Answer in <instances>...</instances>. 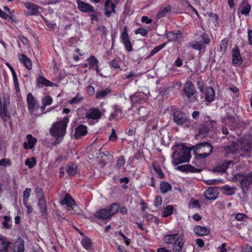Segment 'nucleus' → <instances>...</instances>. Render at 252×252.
Here are the masks:
<instances>
[{"label":"nucleus","instance_id":"nucleus-46","mask_svg":"<svg viewBox=\"0 0 252 252\" xmlns=\"http://www.w3.org/2000/svg\"><path fill=\"white\" fill-rule=\"evenodd\" d=\"M228 39L226 38H225L221 41V42L220 44V50L223 53L225 52L227 49V45H228Z\"/></svg>","mask_w":252,"mask_h":252},{"label":"nucleus","instance_id":"nucleus-31","mask_svg":"<svg viewBox=\"0 0 252 252\" xmlns=\"http://www.w3.org/2000/svg\"><path fill=\"white\" fill-rule=\"evenodd\" d=\"M195 39L196 40V41L195 43H194L191 45V46L198 50H200L204 48V44H203L202 42V40L200 39L199 37H198V35L197 37H195Z\"/></svg>","mask_w":252,"mask_h":252},{"label":"nucleus","instance_id":"nucleus-8","mask_svg":"<svg viewBox=\"0 0 252 252\" xmlns=\"http://www.w3.org/2000/svg\"><path fill=\"white\" fill-rule=\"evenodd\" d=\"M215 124V122L213 121H208L207 122V126L203 125L201 126L199 128L198 133L195 135L196 139L199 140L200 138L204 137L210 128L213 127Z\"/></svg>","mask_w":252,"mask_h":252},{"label":"nucleus","instance_id":"nucleus-54","mask_svg":"<svg viewBox=\"0 0 252 252\" xmlns=\"http://www.w3.org/2000/svg\"><path fill=\"white\" fill-rule=\"evenodd\" d=\"M111 134L109 136V140L110 141H114L117 138V136L114 129H112Z\"/></svg>","mask_w":252,"mask_h":252},{"label":"nucleus","instance_id":"nucleus-13","mask_svg":"<svg viewBox=\"0 0 252 252\" xmlns=\"http://www.w3.org/2000/svg\"><path fill=\"white\" fill-rule=\"evenodd\" d=\"M79 9L83 12L93 13L94 12V8L90 4L81 0L77 1Z\"/></svg>","mask_w":252,"mask_h":252},{"label":"nucleus","instance_id":"nucleus-15","mask_svg":"<svg viewBox=\"0 0 252 252\" xmlns=\"http://www.w3.org/2000/svg\"><path fill=\"white\" fill-rule=\"evenodd\" d=\"M147 98V95L142 92L137 93L130 96L131 101L134 103H141L142 102L146 100Z\"/></svg>","mask_w":252,"mask_h":252},{"label":"nucleus","instance_id":"nucleus-57","mask_svg":"<svg viewBox=\"0 0 252 252\" xmlns=\"http://www.w3.org/2000/svg\"><path fill=\"white\" fill-rule=\"evenodd\" d=\"M245 218H247V216L242 213H238L235 216V219L238 221L243 220Z\"/></svg>","mask_w":252,"mask_h":252},{"label":"nucleus","instance_id":"nucleus-30","mask_svg":"<svg viewBox=\"0 0 252 252\" xmlns=\"http://www.w3.org/2000/svg\"><path fill=\"white\" fill-rule=\"evenodd\" d=\"M236 187H231L228 185H225L222 188V190L224 193L227 195L234 194L236 192Z\"/></svg>","mask_w":252,"mask_h":252},{"label":"nucleus","instance_id":"nucleus-53","mask_svg":"<svg viewBox=\"0 0 252 252\" xmlns=\"http://www.w3.org/2000/svg\"><path fill=\"white\" fill-rule=\"evenodd\" d=\"M135 33L136 34H140L143 36H145L147 34V32L144 29L139 28V29H137V30H136Z\"/></svg>","mask_w":252,"mask_h":252},{"label":"nucleus","instance_id":"nucleus-27","mask_svg":"<svg viewBox=\"0 0 252 252\" xmlns=\"http://www.w3.org/2000/svg\"><path fill=\"white\" fill-rule=\"evenodd\" d=\"M81 244L83 247L88 251H91L93 250L92 241L90 238L87 237H83Z\"/></svg>","mask_w":252,"mask_h":252},{"label":"nucleus","instance_id":"nucleus-55","mask_svg":"<svg viewBox=\"0 0 252 252\" xmlns=\"http://www.w3.org/2000/svg\"><path fill=\"white\" fill-rule=\"evenodd\" d=\"M31 192V189L29 188H27L23 192V198L28 199L30 195Z\"/></svg>","mask_w":252,"mask_h":252},{"label":"nucleus","instance_id":"nucleus-62","mask_svg":"<svg viewBox=\"0 0 252 252\" xmlns=\"http://www.w3.org/2000/svg\"><path fill=\"white\" fill-rule=\"evenodd\" d=\"M87 92L90 95H92L94 94V88L92 86H89L87 87Z\"/></svg>","mask_w":252,"mask_h":252},{"label":"nucleus","instance_id":"nucleus-24","mask_svg":"<svg viewBox=\"0 0 252 252\" xmlns=\"http://www.w3.org/2000/svg\"><path fill=\"white\" fill-rule=\"evenodd\" d=\"M61 203L62 205H66L67 207H72V206L75 204L74 200L68 193L65 194L64 199Z\"/></svg>","mask_w":252,"mask_h":252},{"label":"nucleus","instance_id":"nucleus-21","mask_svg":"<svg viewBox=\"0 0 252 252\" xmlns=\"http://www.w3.org/2000/svg\"><path fill=\"white\" fill-rule=\"evenodd\" d=\"M177 169L184 172L190 171L191 172H200L201 171V169H196L189 164L178 166Z\"/></svg>","mask_w":252,"mask_h":252},{"label":"nucleus","instance_id":"nucleus-52","mask_svg":"<svg viewBox=\"0 0 252 252\" xmlns=\"http://www.w3.org/2000/svg\"><path fill=\"white\" fill-rule=\"evenodd\" d=\"M10 244V242L7 241V240L1 242V246L3 248L2 249L4 250L5 252H8V248Z\"/></svg>","mask_w":252,"mask_h":252},{"label":"nucleus","instance_id":"nucleus-20","mask_svg":"<svg viewBox=\"0 0 252 252\" xmlns=\"http://www.w3.org/2000/svg\"><path fill=\"white\" fill-rule=\"evenodd\" d=\"M251 9V5L247 2L243 1L239 8L238 11L243 15H248Z\"/></svg>","mask_w":252,"mask_h":252},{"label":"nucleus","instance_id":"nucleus-37","mask_svg":"<svg viewBox=\"0 0 252 252\" xmlns=\"http://www.w3.org/2000/svg\"><path fill=\"white\" fill-rule=\"evenodd\" d=\"M114 112L112 113L110 116V120L116 117H121L122 111L116 105L114 107Z\"/></svg>","mask_w":252,"mask_h":252},{"label":"nucleus","instance_id":"nucleus-42","mask_svg":"<svg viewBox=\"0 0 252 252\" xmlns=\"http://www.w3.org/2000/svg\"><path fill=\"white\" fill-rule=\"evenodd\" d=\"M38 205L40 207L41 211L42 213H44L46 210V202L44 200V198L38 199Z\"/></svg>","mask_w":252,"mask_h":252},{"label":"nucleus","instance_id":"nucleus-10","mask_svg":"<svg viewBox=\"0 0 252 252\" xmlns=\"http://www.w3.org/2000/svg\"><path fill=\"white\" fill-rule=\"evenodd\" d=\"M183 91L189 99H191L195 93L194 86L190 81H187L184 85Z\"/></svg>","mask_w":252,"mask_h":252},{"label":"nucleus","instance_id":"nucleus-34","mask_svg":"<svg viewBox=\"0 0 252 252\" xmlns=\"http://www.w3.org/2000/svg\"><path fill=\"white\" fill-rule=\"evenodd\" d=\"M0 116L4 121H7L10 116V113L7 111L6 108H2V105L0 106Z\"/></svg>","mask_w":252,"mask_h":252},{"label":"nucleus","instance_id":"nucleus-40","mask_svg":"<svg viewBox=\"0 0 252 252\" xmlns=\"http://www.w3.org/2000/svg\"><path fill=\"white\" fill-rule=\"evenodd\" d=\"M110 92V90L109 89H106L104 90L97 91L96 94V98H100L104 97L105 96L107 95Z\"/></svg>","mask_w":252,"mask_h":252},{"label":"nucleus","instance_id":"nucleus-29","mask_svg":"<svg viewBox=\"0 0 252 252\" xmlns=\"http://www.w3.org/2000/svg\"><path fill=\"white\" fill-rule=\"evenodd\" d=\"M19 59L21 61V62H22L24 64L25 66L28 69H32V62L29 58H28V57L26 55L23 54H21Z\"/></svg>","mask_w":252,"mask_h":252},{"label":"nucleus","instance_id":"nucleus-33","mask_svg":"<svg viewBox=\"0 0 252 252\" xmlns=\"http://www.w3.org/2000/svg\"><path fill=\"white\" fill-rule=\"evenodd\" d=\"M171 186L166 182H162L160 185V190L163 193H166L171 189Z\"/></svg>","mask_w":252,"mask_h":252},{"label":"nucleus","instance_id":"nucleus-16","mask_svg":"<svg viewBox=\"0 0 252 252\" xmlns=\"http://www.w3.org/2000/svg\"><path fill=\"white\" fill-rule=\"evenodd\" d=\"M25 243L22 238H19L15 242L13 248V252H24Z\"/></svg>","mask_w":252,"mask_h":252},{"label":"nucleus","instance_id":"nucleus-39","mask_svg":"<svg viewBox=\"0 0 252 252\" xmlns=\"http://www.w3.org/2000/svg\"><path fill=\"white\" fill-rule=\"evenodd\" d=\"M121 38L123 43L130 41L126 27H124Z\"/></svg>","mask_w":252,"mask_h":252},{"label":"nucleus","instance_id":"nucleus-35","mask_svg":"<svg viewBox=\"0 0 252 252\" xmlns=\"http://www.w3.org/2000/svg\"><path fill=\"white\" fill-rule=\"evenodd\" d=\"M199 37L200 39L202 40L203 44H208L210 42V39L208 37V35L204 32H200L195 34V37Z\"/></svg>","mask_w":252,"mask_h":252},{"label":"nucleus","instance_id":"nucleus-50","mask_svg":"<svg viewBox=\"0 0 252 252\" xmlns=\"http://www.w3.org/2000/svg\"><path fill=\"white\" fill-rule=\"evenodd\" d=\"M83 99V97L79 96V95H76L75 97L72 98L70 101V104H77L81 100Z\"/></svg>","mask_w":252,"mask_h":252},{"label":"nucleus","instance_id":"nucleus-2","mask_svg":"<svg viewBox=\"0 0 252 252\" xmlns=\"http://www.w3.org/2000/svg\"><path fill=\"white\" fill-rule=\"evenodd\" d=\"M174 152L172 158L175 165L183 162H187L190 158V150L182 144H177L172 148Z\"/></svg>","mask_w":252,"mask_h":252},{"label":"nucleus","instance_id":"nucleus-63","mask_svg":"<svg viewBox=\"0 0 252 252\" xmlns=\"http://www.w3.org/2000/svg\"><path fill=\"white\" fill-rule=\"evenodd\" d=\"M119 234L121 235L124 241H125L126 245H128L130 243V239H128L127 237H126L122 232H120Z\"/></svg>","mask_w":252,"mask_h":252},{"label":"nucleus","instance_id":"nucleus-11","mask_svg":"<svg viewBox=\"0 0 252 252\" xmlns=\"http://www.w3.org/2000/svg\"><path fill=\"white\" fill-rule=\"evenodd\" d=\"M232 63L235 66H239L242 62V58L238 47H234L232 52Z\"/></svg>","mask_w":252,"mask_h":252},{"label":"nucleus","instance_id":"nucleus-9","mask_svg":"<svg viewBox=\"0 0 252 252\" xmlns=\"http://www.w3.org/2000/svg\"><path fill=\"white\" fill-rule=\"evenodd\" d=\"M240 180V187L243 190L247 189L249 186L252 184L248 175L243 177L241 174H237L233 177V180Z\"/></svg>","mask_w":252,"mask_h":252},{"label":"nucleus","instance_id":"nucleus-51","mask_svg":"<svg viewBox=\"0 0 252 252\" xmlns=\"http://www.w3.org/2000/svg\"><path fill=\"white\" fill-rule=\"evenodd\" d=\"M125 162V161L124 157L121 156L119 158V159L117 160L116 166L118 168H120L124 165Z\"/></svg>","mask_w":252,"mask_h":252},{"label":"nucleus","instance_id":"nucleus-28","mask_svg":"<svg viewBox=\"0 0 252 252\" xmlns=\"http://www.w3.org/2000/svg\"><path fill=\"white\" fill-rule=\"evenodd\" d=\"M171 7L169 5L161 7L157 15V18L160 19L165 16L168 12L171 11Z\"/></svg>","mask_w":252,"mask_h":252},{"label":"nucleus","instance_id":"nucleus-22","mask_svg":"<svg viewBox=\"0 0 252 252\" xmlns=\"http://www.w3.org/2000/svg\"><path fill=\"white\" fill-rule=\"evenodd\" d=\"M28 108L31 112H33L36 107V102L33 98V96L31 94H29L27 95V97Z\"/></svg>","mask_w":252,"mask_h":252},{"label":"nucleus","instance_id":"nucleus-41","mask_svg":"<svg viewBox=\"0 0 252 252\" xmlns=\"http://www.w3.org/2000/svg\"><path fill=\"white\" fill-rule=\"evenodd\" d=\"M38 83L41 84L46 86H51L53 83L42 76H39L37 79Z\"/></svg>","mask_w":252,"mask_h":252},{"label":"nucleus","instance_id":"nucleus-48","mask_svg":"<svg viewBox=\"0 0 252 252\" xmlns=\"http://www.w3.org/2000/svg\"><path fill=\"white\" fill-rule=\"evenodd\" d=\"M52 100L50 96H46L42 99V103L44 105H49L52 103Z\"/></svg>","mask_w":252,"mask_h":252},{"label":"nucleus","instance_id":"nucleus-59","mask_svg":"<svg viewBox=\"0 0 252 252\" xmlns=\"http://www.w3.org/2000/svg\"><path fill=\"white\" fill-rule=\"evenodd\" d=\"M111 66L114 68H119L120 67L118 63L117 62L116 60H113L110 62Z\"/></svg>","mask_w":252,"mask_h":252},{"label":"nucleus","instance_id":"nucleus-36","mask_svg":"<svg viewBox=\"0 0 252 252\" xmlns=\"http://www.w3.org/2000/svg\"><path fill=\"white\" fill-rule=\"evenodd\" d=\"M87 61L91 69H94L96 65H98V61L94 56H91L87 60Z\"/></svg>","mask_w":252,"mask_h":252},{"label":"nucleus","instance_id":"nucleus-12","mask_svg":"<svg viewBox=\"0 0 252 252\" xmlns=\"http://www.w3.org/2000/svg\"><path fill=\"white\" fill-rule=\"evenodd\" d=\"M85 117L89 119L97 120L100 118L101 114L98 108H91L86 113Z\"/></svg>","mask_w":252,"mask_h":252},{"label":"nucleus","instance_id":"nucleus-44","mask_svg":"<svg viewBox=\"0 0 252 252\" xmlns=\"http://www.w3.org/2000/svg\"><path fill=\"white\" fill-rule=\"evenodd\" d=\"M36 160L34 157L27 158L25 161V164L30 168H32L35 164Z\"/></svg>","mask_w":252,"mask_h":252},{"label":"nucleus","instance_id":"nucleus-61","mask_svg":"<svg viewBox=\"0 0 252 252\" xmlns=\"http://www.w3.org/2000/svg\"><path fill=\"white\" fill-rule=\"evenodd\" d=\"M0 17L6 20L10 18V16L8 14L4 12L1 9L0 10Z\"/></svg>","mask_w":252,"mask_h":252},{"label":"nucleus","instance_id":"nucleus-23","mask_svg":"<svg viewBox=\"0 0 252 252\" xmlns=\"http://www.w3.org/2000/svg\"><path fill=\"white\" fill-rule=\"evenodd\" d=\"M87 133V127L84 125L79 126L75 130V136L77 139L84 135Z\"/></svg>","mask_w":252,"mask_h":252},{"label":"nucleus","instance_id":"nucleus-25","mask_svg":"<svg viewBox=\"0 0 252 252\" xmlns=\"http://www.w3.org/2000/svg\"><path fill=\"white\" fill-rule=\"evenodd\" d=\"M215 92L211 87L206 88L205 91V99L208 102H212L214 100Z\"/></svg>","mask_w":252,"mask_h":252},{"label":"nucleus","instance_id":"nucleus-45","mask_svg":"<svg viewBox=\"0 0 252 252\" xmlns=\"http://www.w3.org/2000/svg\"><path fill=\"white\" fill-rule=\"evenodd\" d=\"M173 206L172 205H168L164 209L163 216L165 218L171 215L173 213Z\"/></svg>","mask_w":252,"mask_h":252},{"label":"nucleus","instance_id":"nucleus-3","mask_svg":"<svg viewBox=\"0 0 252 252\" xmlns=\"http://www.w3.org/2000/svg\"><path fill=\"white\" fill-rule=\"evenodd\" d=\"M163 240L165 244H173V250L177 252L181 251L185 243L183 235L179 233L165 235Z\"/></svg>","mask_w":252,"mask_h":252},{"label":"nucleus","instance_id":"nucleus-26","mask_svg":"<svg viewBox=\"0 0 252 252\" xmlns=\"http://www.w3.org/2000/svg\"><path fill=\"white\" fill-rule=\"evenodd\" d=\"M181 32L180 31H175L169 32L167 34V38L170 41L177 40L181 36Z\"/></svg>","mask_w":252,"mask_h":252},{"label":"nucleus","instance_id":"nucleus-38","mask_svg":"<svg viewBox=\"0 0 252 252\" xmlns=\"http://www.w3.org/2000/svg\"><path fill=\"white\" fill-rule=\"evenodd\" d=\"M27 139L29 145V148L32 149L34 146V144L36 143L37 140L35 138L33 137L31 134H28L27 135Z\"/></svg>","mask_w":252,"mask_h":252},{"label":"nucleus","instance_id":"nucleus-6","mask_svg":"<svg viewBox=\"0 0 252 252\" xmlns=\"http://www.w3.org/2000/svg\"><path fill=\"white\" fill-rule=\"evenodd\" d=\"M173 120L178 126H182L189 121L187 115L180 110H176L174 112Z\"/></svg>","mask_w":252,"mask_h":252},{"label":"nucleus","instance_id":"nucleus-17","mask_svg":"<svg viewBox=\"0 0 252 252\" xmlns=\"http://www.w3.org/2000/svg\"><path fill=\"white\" fill-rule=\"evenodd\" d=\"M105 15L107 17H109L111 13L115 14L116 13L115 4L110 2L109 0H107L105 3Z\"/></svg>","mask_w":252,"mask_h":252},{"label":"nucleus","instance_id":"nucleus-43","mask_svg":"<svg viewBox=\"0 0 252 252\" xmlns=\"http://www.w3.org/2000/svg\"><path fill=\"white\" fill-rule=\"evenodd\" d=\"M139 115L141 119L145 118L149 113V111L144 107H141L138 109Z\"/></svg>","mask_w":252,"mask_h":252},{"label":"nucleus","instance_id":"nucleus-7","mask_svg":"<svg viewBox=\"0 0 252 252\" xmlns=\"http://www.w3.org/2000/svg\"><path fill=\"white\" fill-rule=\"evenodd\" d=\"M252 147V144H250V145H247V147H245L244 149H241V150L238 151L235 147V144L234 143H232L230 146L227 147L226 152L236 153L238 151V153H239L241 156H248V152Z\"/></svg>","mask_w":252,"mask_h":252},{"label":"nucleus","instance_id":"nucleus-49","mask_svg":"<svg viewBox=\"0 0 252 252\" xmlns=\"http://www.w3.org/2000/svg\"><path fill=\"white\" fill-rule=\"evenodd\" d=\"M37 199L44 198V195L40 188L37 187L35 190Z\"/></svg>","mask_w":252,"mask_h":252},{"label":"nucleus","instance_id":"nucleus-1","mask_svg":"<svg viewBox=\"0 0 252 252\" xmlns=\"http://www.w3.org/2000/svg\"><path fill=\"white\" fill-rule=\"evenodd\" d=\"M69 122L67 117H64L62 120L53 123L50 129V134L55 138V145L58 144L63 139L66 133L67 125Z\"/></svg>","mask_w":252,"mask_h":252},{"label":"nucleus","instance_id":"nucleus-19","mask_svg":"<svg viewBox=\"0 0 252 252\" xmlns=\"http://www.w3.org/2000/svg\"><path fill=\"white\" fill-rule=\"evenodd\" d=\"M26 7L28 9L27 15H34L38 12L39 7L31 2H26L25 3Z\"/></svg>","mask_w":252,"mask_h":252},{"label":"nucleus","instance_id":"nucleus-5","mask_svg":"<svg viewBox=\"0 0 252 252\" xmlns=\"http://www.w3.org/2000/svg\"><path fill=\"white\" fill-rule=\"evenodd\" d=\"M119 209V205L114 203L107 209H103L96 211L94 217L99 219L106 220L116 214Z\"/></svg>","mask_w":252,"mask_h":252},{"label":"nucleus","instance_id":"nucleus-32","mask_svg":"<svg viewBox=\"0 0 252 252\" xmlns=\"http://www.w3.org/2000/svg\"><path fill=\"white\" fill-rule=\"evenodd\" d=\"M65 170L69 176L74 175L77 171V166L74 164H68Z\"/></svg>","mask_w":252,"mask_h":252},{"label":"nucleus","instance_id":"nucleus-14","mask_svg":"<svg viewBox=\"0 0 252 252\" xmlns=\"http://www.w3.org/2000/svg\"><path fill=\"white\" fill-rule=\"evenodd\" d=\"M205 198L208 200H215L218 195L217 189L214 187L209 188L204 192Z\"/></svg>","mask_w":252,"mask_h":252},{"label":"nucleus","instance_id":"nucleus-64","mask_svg":"<svg viewBox=\"0 0 252 252\" xmlns=\"http://www.w3.org/2000/svg\"><path fill=\"white\" fill-rule=\"evenodd\" d=\"M19 38H20L21 41L23 43V44L25 45H28L29 42L27 38L22 35L19 36Z\"/></svg>","mask_w":252,"mask_h":252},{"label":"nucleus","instance_id":"nucleus-58","mask_svg":"<svg viewBox=\"0 0 252 252\" xmlns=\"http://www.w3.org/2000/svg\"><path fill=\"white\" fill-rule=\"evenodd\" d=\"M124 44L127 51L130 52L132 50V47L130 41L125 42Z\"/></svg>","mask_w":252,"mask_h":252},{"label":"nucleus","instance_id":"nucleus-56","mask_svg":"<svg viewBox=\"0 0 252 252\" xmlns=\"http://www.w3.org/2000/svg\"><path fill=\"white\" fill-rule=\"evenodd\" d=\"M155 205L156 207L160 206L162 203V198L160 196H157L155 199Z\"/></svg>","mask_w":252,"mask_h":252},{"label":"nucleus","instance_id":"nucleus-4","mask_svg":"<svg viewBox=\"0 0 252 252\" xmlns=\"http://www.w3.org/2000/svg\"><path fill=\"white\" fill-rule=\"evenodd\" d=\"M192 149L195 152L197 158H204L212 153L213 146L208 142H202L193 146Z\"/></svg>","mask_w":252,"mask_h":252},{"label":"nucleus","instance_id":"nucleus-18","mask_svg":"<svg viewBox=\"0 0 252 252\" xmlns=\"http://www.w3.org/2000/svg\"><path fill=\"white\" fill-rule=\"evenodd\" d=\"M194 232L198 236H206L209 234L210 230L206 227L197 225L194 228Z\"/></svg>","mask_w":252,"mask_h":252},{"label":"nucleus","instance_id":"nucleus-47","mask_svg":"<svg viewBox=\"0 0 252 252\" xmlns=\"http://www.w3.org/2000/svg\"><path fill=\"white\" fill-rule=\"evenodd\" d=\"M164 45H165V44L163 43V44H160V45H158L157 47H155L151 51V52H150V54L149 55V57H151V56H153L154 54H155L158 52L160 51L162 48H163L164 47Z\"/></svg>","mask_w":252,"mask_h":252},{"label":"nucleus","instance_id":"nucleus-60","mask_svg":"<svg viewBox=\"0 0 252 252\" xmlns=\"http://www.w3.org/2000/svg\"><path fill=\"white\" fill-rule=\"evenodd\" d=\"M229 90L234 94L235 96L237 97L239 95V90L237 87L233 86L230 87Z\"/></svg>","mask_w":252,"mask_h":252}]
</instances>
